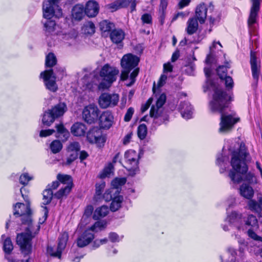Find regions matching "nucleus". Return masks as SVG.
<instances>
[{"label":"nucleus","mask_w":262,"mask_h":262,"mask_svg":"<svg viewBox=\"0 0 262 262\" xmlns=\"http://www.w3.org/2000/svg\"><path fill=\"white\" fill-rule=\"evenodd\" d=\"M206 62L208 64L216 63L215 57L211 52L207 56Z\"/></svg>","instance_id":"69168bd1"},{"label":"nucleus","mask_w":262,"mask_h":262,"mask_svg":"<svg viewBox=\"0 0 262 262\" xmlns=\"http://www.w3.org/2000/svg\"><path fill=\"white\" fill-rule=\"evenodd\" d=\"M106 227V222L104 221H100L96 222L93 226L89 229L92 231L97 232L99 230H102L105 229Z\"/></svg>","instance_id":"a19ab883"},{"label":"nucleus","mask_w":262,"mask_h":262,"mask_svg":"<svg viewBox=\"0 0 262 262\" xmlns=\"http://www.w3.org/2000/svg\"><path fill=\"white\" fill-rule=\"evenodd\" d=\"M99 27L102 32L104 34L105 32H110L114 29L115 25L107 20H104L99 23Z\"/></svg>","instance_id":"f704fd0d"},{"label":"nucleus","mask_w":262,"mask_h":262,"mask_svg":"<svg viewBox=\"0 0 262 262\" xmlns=\"http://www.w3.org/2000/svg\"><path fill=\"white\" fill-rule=\"evenodd\" d=\"M210 89L213 92L212 100L210 102V107L212 112L221 114L220 123V132H225L230 130L239 120V118H234L231 115H226L225 110L228 107L229 103L233 101L232 94L223 90L215 81L209 82Z\"/></svg>","instance_id":"f257e3e1"},{"label":"nucleus","mask_w":262,"mask_h":262,"mask_svg":"<svg viewBox=\"0 0 262 262\" xmlns=\"http://www.w3.org/2000/svg\"><path fill=\"white\" fill-rule=\"evenodd\" d=\"M85 14L83 6L80 4L75 5L72 11V16L73 19L77 20H81Z\"/></svg>","instance_id":"cd10ccee"},{"label":"nucleus","mask_w":262,"mask_h":262,"mask_svg":"<svg viewBox=\"0 0 262 262\" xmlns=\"http://www.w3.org/2000/svg\"><path fill=\"white\" fill-rule=\"evenodd\" d=\"M244 222L245 230H247L248 228L257 229L258 228L257 219L252 214L249 215L246 220L244 219Z\"/></svg>","instance_id":"a878e982"},{"label":"nucleus","mask_w":262,"mask_h":262,"mask_svg":"<svg viewBox=\"0 0 262 262\" xmlns=\"http://www.w3.org/2000/svg\"><path fill=\"white\" fill-rule=\"evenodd\" d=\"M254 229L253 228H248L247 229V230L244 231L247 233L248 236L251 238L256 241H260L262 242V237L257 235L256 233L254 231Z\"/></svg>","instance_id":"09e8293b"},{"label":"nucleus","mask_w":262,"mask_h":262,"mask_svg":"<svg viewBox=\"0 0 262 262\" xmlns=\"http://www.w3.org/2000/svg\"><path fill=\"white\" fill-rule=\"evenodd\" d=\"M47 252L48 254L50 256L55 257H58V258H61V254L62 251L58 249V247L54 248V247L51 246H48Z\"/></svg>","instance_id":"ea45409f"},{"label":"nucleus","mask_w":262,"mask_h":262,"mask_svg":"<svg viewBox=\"0 0 262 262\" xmlns=\"http://www.w3.org/2000/svg\"><path fill=\"white\" fill-rule=\"evenodd\" d=\"M223 80L225 81L226 88L228 91H230V90L233 88L234 82L232 78L230 76H225Z\"/></svg>","instance_id":"6e6d98bb"},{"label":"nucleus","mask_w":262,"mask_h":262,"mask_svg":"<svg viewBox=\"0 0 262 262\" xmlns=\"http://www.w3.org/2000/svg\"><path fill=\"white\" fill-rule=\"evenodd\" d=\"M114 117L111 112L106 111L103 112L99 117V125L103 129H108L112 125Z\"/></svg>","instance_id":"6ab92c4d"},{"label":"nucleus","mask_w":262,"mask_h":262,"mask_svg":"<svg viewBox=\"0 0 262 262\" xmlns=\"http://www.w3.org/2000/svg\"><path fill=\"white\" fill-rule=\"evenodd\" d=\"M239 192L242 196L249 200L254 195V191L252 187L246 184H243L241 186Z\"/></svg>","instance_id":"c756f323"},{"label":"nucleus","mask_w":262,"mask_h":262,"mask_svg":"<svg viewBox=\"0 0 262 262\" xmlns=\"http://www.w3.org/2000/svg\"><path fill=\"white\" fill-rule=\"evenodd\" d=\"M123 200V198L121 195H118L115 197L111 203L110 209L112 211H116L121 207Z\"/></svg>","instance_id":"c9c22d12"},{"label":"nucleus","mask_w":262,"mask_h":262,"mask_svg":"<svg viewBox=\"0 0 262 262\" xmlns=\"http://www.w3.org/2000/svg\"><path fill=\"white\" fill-rule=\"evenodd\" d=\"M59 0H48L43 3V17L47 19L43 23L45 31L47 35L52 34L55 30L56 23L50 19L55 15L57 17L62 16V10L58 5Z\"/></svg>","instance_id":"7ed1b4c3"},{"label":"nucleus","mask_w":262,"mask_h":262,"mask_svg":"<svg viewBox=\"0 0 262 262\" xmlns=\"http://www.w3.org/2000/svg\"><path fill=\"white\" fill-rule=\"evenodd\" d=\"M40 77L43 79L47 89L53 92H55L57 90L56 77L52 69L42 72L40 74Z\"/></svg>","instance_id":"9d476101"},{"label":"nucleus","mask_w":262,"mask_h":262,"mask_svg":"<svg viewBox=\"0 0 262 262\" xmlns=\"http://www.w3.org/2000/svg\"><path fill=\"white\" fill-rule=\"evenodd\" d=\"M93 210L94 208L92 205L87 206L84 210V216L86 217L90 216L93 213Z\"/></svg>","instance_id":"0e129e2a"},{"label":"nucleus","mask_w":262,"mask_h":262,"mask_svg":"<svg viewBox=\"0 0 262 262\" xmlns=\"http://www.w3.org/2000/svg\"><path fill=\"white\" fill-rule=\"evenodd\" d=\"M114 169V167L112 163H109L108 164L104 167L103 173L101 175V177L104 178L108 177L113 172Z\"/></svg>","instance_id":"3c124183"},{"label":"nucleus","mask_w":262,"mask_h":262,"mask_svg":"<svg viewBox=\"0 0 262 262\" xmlns=\"http://www.w3.org/2000/svg\"><path fill=\"white\" fill-rule=\"evenodd\" d=\"M249 153L247 151L245 145L241 146L239 149L232 153L231 165L233 168L229 172V177L234 183H239L243 180L242 176L245 174L244 181L249 183H256V178L251 172H247L248 166L246 160Z\"/></svg>","instance_id":"f03ea898"},{"label":"nucleus","mask_w":262,"mask_h":262,"mask_svg":"<svg viewBox=\"0 0 262 262\" xmlns=\"http://www.w3.org/2000/svg\"><path fill=\"white\" fill-rule=\"evenodd\" d=\"M80 149V144L77 142H71L69 144L67 148L68 157L65 162L66 165H70L77 158Z\"/></svg>","instance_id":"dca6fc26"},{"label":"nucleus","mask_w":262,"mask_h":262,"mask_svg":"<svg viewBox=\"0 0 262 262\" xmlns=\"http://www.w3.org/2000/svg\"><path fill=\"white\" fill-rule=\"evenodd\" d=\"M186 16V14L185 13L183 12H178L173 15L171 19V22H173L174 21L176 20L179 17L184 18Z\"/></svg>","instance_id":"774afa93"},{"label":"nucleus","mask_w":262,"mask_h":262,"mask_svg":"<svg viewBox=\"0 0 262 262\" xmlns=\"http://www.w3.org/2000/svg\"><path fill=\"white\" fill-rule=\"evenodd\" d=\"M71 130L74 136H82L84 135L86 128L84 124L77 122L72 126Z\"/></svg>","instance_id":"bb28decb"},{"label":"nucleus","mask_w":262,"mask_h":262,"mask_svg":"<svg viewBox=\"0 0 262 262\" xmlns=\"http://www.w3.org/2000/svg\"><path fill=\"white\" fill-rule=\"evenodd\" d=\"M56 119L55 117L53 115V113L50 109L45 112L42 119V123L47 126H50Z\"/></svg>","instance_id":"473e14b6"},{"label":"nucleus","mask_w":262,"mask_h":262,"mask_svg":"<svg viewBox=\"0 0 262 262\" xmlns=\"http://www.w3.org/2000/svg\"><path fill=\"white\" fill-rule=\"evenodd\" d=\"M22 187L20 192L22 197L26 202V204L21 203H17L14 206V214L20 216L22 224L29 225L32 224L31 210L30 209V201L28 195L23 193Z\"/></svg>","instance_id":"39448f33"},{"label":"nucleus","mask_w":262,"mask_h":262,"mask_svg":"<svg viewBox=\"0 0 262 262\" xmlns=\"http://www.w3.org/2000/svg\"><path fill=\"white\" fill-rule=\"evenodd\" d=\"M147 135V127L144 124H140L138 128V135L139 138L143 140L144 139Z\"/></svg>","instance_id":"de8ad7c7"},{"label":"nucleus","mask_w":262,"mask_h":262,"mask_svg":"<svg viewBox=\"0 0 262 262\" xmlns=\"http://www.w3.org/2000/svg\"><path fill=\"white\" fill-rule=\"evenodd\" d=\"M179 109L183 118L185 119H189L192 118V107L189 103L187 102H181Z\"/></svg>","instance_id":"5701e85b"},{"label":"nucleus","mask_w":262,"mask_h":262,"mask_svg":"<svg viewBox=\"0 0 262 262\" xmlns=\"http://www.w3.org/2000/svg\"><path fill=\"white\" fill-rule=\"evenodd\" d=\"M248 206L249 209L255 212H260L261 210V206L260 204L256 201L251 200L248 203Z\"/></svg>","instance_id":"a18cd8bd"},{"label":"nucleus","mask_w":262,"mask_h":262,"mask_svg":"<svg viewBox=\"0 0 262 262\" xmlns=\"http://www.w3.org/2000/svg\"><path fill=\"white\" fill-rule=\"evenodd\" d=\"M108 237L110 240L113 243L118 242L120 241L119 235L115 232L110 233Z\"/></svg>","instance_id":"e2e57ef3"},{"label":"nucleus","mask_w":262,"mask_h":262,"mask_svg":"<svg viewBox=\"0 0 262 262\" xmlns=\"http://www.w3.org/2000/svg\"><path fill=\"white\" fill-rule=\"evenodd\" d=\"M119 73V71L116 67L105 64L102 67L99 72V76L103 80L98 84L96 81H99V76L95 72L92 73L91 75L94 78L93 82L95 83V85H98V89L104 90L109 88L112 83L117 80Z\"/></svg>","instance_id":"20e7f679"},{"label":"nucleus","mask_w":262,"mask_h":262,"mask_svg":"<svg viewBox=\"0 0 262 262\" xmlns=\"http://www.w3.org/2000/svg\"><path fill=\"white\" fill-rule=\"evenodd\" d=\"M50 147L53 154H57L62 149V144L60 141L55 140L50 144Z\"/></svg>","instance_id":"58836bf2"},{"label":"nucleus","mask_w":262,"mask_h":262,"mask_svg":"<svg viewBox=\"0 0 262 262\" xmlns=\"http://www.w3.org/2000/svg\"><path fill=\"white\" fill-rule=\"evenodd\" d=\"M84 30L85 33L92 34L95 32V25L91 21L88 22L84 26Z\"/></svg>","instance_id":"603ef678"},{"label":"nucleus","mask_w":262,"mask_h":262,"mask_svg":"<svg viewBox=\"0 0 262 262\" xmlns=\"http://www.w3.org/2000/svg\"><path fill=\"white\" fill-rule=\"evenodd\" d=\"M55 132V131L54 129H51L41 130L40 132L39 136L41 137H46L47 136H49L53 134Z\"/></svg>","instance_id":"bf43d9fd"},{"label":"nucleus","mask_w":262,"mask_h":262,"mask_svg":"<svg viewBox=\"0 0 262 262\" xmlns=\"http://www.w3.org/2000/svg\"><path fill=\"white\" fill-rule=\"evenodd\" d=\"M139 72L138 68L135 69L133 71L130 73L129 76L130 82L126 83L127 86H130L134 84L136 81V77L138 76Z\"/></svg>","instance_id":"5fc2aeb1"},{"label":"nucleus","mask_w":262,"mask_h":262,"mask_svg":"<svg viewBox=\"0 0 262 262\" xmlns=\"http://www.w3.org/2000/svg\"><path fill=\"white\" fill-rule=\"evenodd\" d=\"M191 0H181L178 3V6L179 9H182L184 7L188 6Z\"/></svg>","instance_id":"338daca9"},{"label":"nucleus","mask_w":262,"mask_h":262,"mask_svg":"<svg viewBox=\"0 0 262 262\" xmlns=\"http://www.w3.org/2000/svg\"><path fill=\"white\" fill-rule=\"evenodd\" d=\"M150 115L153 118V123L156 125H160L168 121V116L161 111L156 110L154 106H152L151 108Z\"/></svg>","instance_id":"a211bd4d"},{"label":"nucleus","mask_w":262,"mask_h":262,"mask_svg":"<svg viewBox=\"0 0 262 262\" xmlns=\"http://www.w3.org/2000/svg\"><path fill=\"white\" fill-rule=\"evenodd\" d=\"M105 186V184L103 182L96 184V193L95 195V199L96 200L99 199L101 198Z\"/></svg>","instance_id":"49530a36"},{"label":"nucleus","mask_w":262,"mask_h":262,"mask_svg":"<svg viewBox=\"0 0 262 262\" xmlns=\"http://www.w3.org/2000/svg\"><path fill=\"white\" fill-rule=\"evenodd\" d=\"M134 113V110L133 107H129L124 116V120L126 122H128L130 120Z\"/></svg>","instance_id":"13d9d810"},{"label":"nucleus","mask_w":262,"mask_h":262,"mask_svg":"<svg viewBox=\"0 0 262 262\" xmlns=\"http://www.w3.org/2000/svg\"><path fill=\"white\" fill-rule=\"evenodd\" d=\"M86 138L91 143H95L98 147L103 146L105 139L101 130L98 127H93L87 133Z\"/></svg>","instance_id":"ddd939ff"},{"label":"nucleus","mask_w":262,"mask_h":262,"mask_svg":"<svg viewBox=\"0 0 262 262\" xmlns=\"http://www.w3.org/2000/svg\"><path fill=\"white\" fill-rule=\"evenodd\" d=\"M139 58L137 56L132 54L124 55L121 60V66L122 68L120 75V80H126L130 71L135 69L139 62Z\"/></svg>","instance_id":"423d86ee"},{"label":"nucleus","mask_w":262,"mask_h":262,"mask_svg":"<svg viewBox=\"0 0 262 262\" xmlns=\"http://www.w3.org/2000/svg\"><path fill=\"white\" fill-rule=\"evenodd\" d=\"M119 96L117 94L104 93L99 97V104L102 108L116 106L119 101Z\"/></svg>","instance_id":"f8f14e48"},{"label":"nucleus","mask_w":262,"mask_h":262,"mask_svg":"<svg viewBox=\"0 0 262 262\" xmlns=\"http://www.w3.org/2000/svg\"><path fill=\"white\" fill-rule=\"evenodd\" d=\"M13 249V246L10 238L7 237L3 242V250L7 254H10Z\"/></svg>","instance_id":"79ce46f5"},{"label":"nucleus","mask_w":262,"mask_h":262,"mask_svg":"<svg viewBox=\"0 0 262 262\" xmlns=\"http://www.w3.org/2000/svg\"><path fill=\"white\" fill-rule=\"evenodd\" d=\"M187 32L188 34H193L196 31V16L189 19L187 21Z\"/></svg>","instance_id":"e433bc0d"},{"label":"nucleus","mask_w":262,"mask_h":262,"mask_svg":"<svg viewBox=\"0 0 262 262\" xmlns=\"http://www.w3.org/2000/svg\"><path fill=\"white\" fill-rule=\"evenodd\" d=\"M99 5L94 1H88L84 9L85 14L89 17L96 16L99 12Z\"/></svg>","instance_id":"412c9836"},{"label":"nucleus","mask_w":262,"mask_h":262,"mask_svg":"<svg viewBox=\"0 0 262 262\" xmlns=\"http://www.w3.org/2000/svg\"><path fill=\"white\" fill-rule=\"evenodd\" d=\"M141 19L143 24H152V16L150 14L144 13L143 14Z\"/></svg>","instance_id":"4d7b16f0"},{"label":"nucleus","mask_w":262,"mask_h":262,"mask_svg":"<svg viewBox=\"0 0 262 262\" xmlns=\"http://www.w3.org/2000/svg\"><path fill=\"white\" fill-rule=\"evenodd\" d=\"M67 104L64 102H59L50 109L53 113V115L55 116L56 118L63 116L67 112Z\"/></svg>","instance_id":"b1692460"},{"label":"nucleus","mask_w":262,"mask_h":262,"mask_svg":"<svg viewBox=\"0 0 262 262\" xmlns=\"http://www.w3.org/2000/svg\"><path fill=\"white\" fill-rule=\"evenodd\" d=\"M252 6L248 19V27L250 29H254L253 25L257 22L258 13L260 9L261 0H251Z\"/></svg>","instance_id":"4468645a"},{"label":"nucleus","mask_w":262,"mask_h":262,"mask_svg":"<svg viewBox=\"0 0 262 262\" xmlns=\"http://www.w3.org/2000/svg\"><path fill=\"white\" fill-rule=\"evenodd\" d=\"M68 238V234L66 232L61 233L58 237L57 246L58 249L61 250L62 251H63L66 247Z\"/></svg>","instance_id":"72a5a7b5"},{"label":"nucleus","mask_w":262,"mask_h":262,"mask_svg":"<svg viewBox=\"0 0 262 262\" xmlns=\"http://www.w3.org/2000/svg\"><path fill=\"white\" fill-rule=\"evenodd\" d=\"M126 179L125 178H116L112 182V186L113 188L118 189L125 184Z\"/></svg>","instance_id":"c03bdc74"},{"label":"nucleus","mask_w":262,"mask_h":262,"mask_svg":"<svg viewBox=\"0 0 262 262\" xmlns=\"http://www.w3.org/2000/svg\"><path fill=\"white\" fill-rule=\"evenodd\" d=\"M194 71H195V66L194 64H190L187 65L185 69V72L186 73L189 75H194Z\"/></svg>","instance_id":"680f3d73"},{"label":"nucleus","mask_w":262,"mask_h":262,"mask_svg":"<svg viewBox=\"0 0 262 262\" xmlns=\"http://www.w3.org/2000/svg\"><path fill=\"white\" fill-rule=\"evenodd\" d=\"M88 229L84 231L77 239V246L80 248L88 245L94 238V234Z\"/></svg>","instance_id":"aec40b11"},{"label":"nucleus","mask_w":262,"mask_h":262,"mask_svg":"<svg viewBox=\"0 0 262 262\" xmlns=\"http://www.w3.org/2000/svg\"><path fill=\"white\" fill-rule=\"evenodd\" d=\"M166 99V96L165 94H162L159 98L157 99L156 105H154L155 107L156 110L158 111H161V108L165 103Z\"/></svg>","instance_id":"37998d69"},{"label":"nucleus","mask_w":262,"mask_h":262,"mask_svg":"<svg viewBox=\"0 0 262 262\" xmlns=\"http://www.w3.org/2000/svg\"><path fill=\"white\" fill-rule=\"evenodd\" d=\"M250 64L252 73V76L256 82H257L259 78V67L257 66V58L255 52L251 51Z\"/></svg>","instance_id":"4be33fe9"},{"label":"nucleus","mask_w":262,"mask_h":262,"mask_svg":"<svg viewBox=\"0 0 262 262\" xmlns=\"http://www.w3.org/2000/svg\"><path fill=\"white\" fill-rule=\"evenodd\" d=\"M227 67L225 66H219L216 69V72L221 79H223L225 76H227Z\"/></svg>","instance_id":"864d4df0"},{"label":"nucleus","mask_w":262,"mask_h":262,"mask_svg":"<svg viewBox=\"0 0 262 262\" xmlns=\"http://www.w3.org/2000/svg\"><path fill=\"white\" fill-rule=\"evenodd\" d=\"M57 62V59L55 55L52 53H49L46 58V67L52 68L54 66Z\"/></svg>","instance_id":"4c0bfd02"},{"label":"nucleus","mask_w":262,"mask_h":262,"mask_svg":"<svg viewBox=\"0 0 262 262\" xmlns=\"http://www.w3.org/2000/svg\"><path fill=\"white\" fill-rule=\"evenodd\" d=\"M99 110L94 104H90L83 110L82 117L85 122L89 124L95 123L98 119Z\"/></svg>","instance_id":"9b49d317"},{"label":"nucleus","mask_w":262,"mask_h":262,"mask_svg":"<svg viewBox=\"0 0 262 262\" xmlns=\"http://www.w3.org/2000/svg\"><path fill=\"white\" fill-rule=\"evenodd\" d=\"M125 33L121 29H114L110 33L112 41L115 43H119L124 39Z\"/></svg>","instance_id":"393cba45"},{"label":"nucleus","mask_w":262,"mask_h":262,"mask_svg":"<svg viewBox=\"0 0 262 262\" xmlns=\"http://www.w3.org/2000/svg\"><path fill=\"white\" fill-rule=\"evenodd\" d=\"M43 202L42 204L45 205V206H42L43 208L42 211L43 212V219H39V223L40 224H42L45 222V221L47 220L48 215V212L49 210L47 208V207L46 206V205L49 204L51 202V200L53 198V192L51 189H46L43 192Z\"/></svg>","instance_id":"f3484780"},{"label":"nucleus","mask_w":262,"mask_h":262,"mask_svg":"<svg viewBox=\"0 0 262 262\" xmlns=\"http://www.w3.org/2000/svg\"><path fill=\"white\" fill-rule=\"evenodd\" d=\"M109 212V208L106 206H102L97 208L93 214L94 220H98L100 217H103L107 215Z\"/></svg>","instance_id":"2f4dec72"},{"label":"nucleus","mask_w":262,"mask_h":262,"mask_svg":"<svg viewBox=\"0 0 262 262\" xmlns=\"http://www.w3.org/2000/svg\"><path fill=\"white\" fill-rule=\"evenodd\" d=\"M32 224L28 225L26 232L18 234L16 237V243L20 247L21 252L26 255H29L32 251L31 241L34 235L32 234Z\"/></svg>","instance_id":"0eeeda50"},{"label":"nucleus","mask_w":262,"mask_h":262,"mask_svg":"<svg viewBox=\"0 0 262 262\" xmlns=\"http://www.w3.org/2000/svg\"><path fill=\"white\" fill-rule=\"evenodd\" d=\"M244 219L243 214L238 212L234 211L229 214L226 220L229 223L235 227L238 230H245L244 226Z\"/></svg>","instance_id":"2eb2a0df"},{"label":"nucleus","mask_w":262,"mask_h":262,"mask_svg":"<svg viewBox=\"0 0 262 262\" xmlns=\"http://www.w3.org/2000/svg\"><path fill=\"white\" fill-rule=\"evenodd\" d=\"M124 158L128 165L126 168L130 171V174L134 175L138 171V153L134 150H128L125 152Z\"/></svg>","instance_id":"1a4fd4ad"},{"label":"nucleus","mask_w":262,"mask_h":262,"mask_svg":"<svg viewBox=\"0 0 262 262\" xmlns=\"http://www.w3.org/2000/svg\"><path fill=\"white\" fill-rule=\"evenodd\" d=\"M108 8L112 9V11H116L119 9L121 8L119 1L117 0L114 3L110 4L108 5Z\"/></svg>","instance_id":"052dcab7"},{"label":"nucleus","mask_w":262,"mask_h":262,"mask_svg":"<svg viewBox=\"0 0 262 262\" xmlns=\"http://www.w3.org/2000/svg\"><path fill=\"white\" fill-rule=\"evenodd\" d=\"M57 180L61 183L66 185L62 186L55 194V196L58 199L66 196L71 191L73 187V180L69 175L58 174L57 176Z\"/></svg>","instance_id":"6e6552de"},{"label":"nucleus","mask_w":262,"mask_h":262,"mask_svg":"<svg viewBox=\"0 0 262 262\" xmlns=\"http://www.w3.org/2000/svg\"><path fill=\"white\" fill-rule=\"evenodd\" d=\"M57 130L56 137L60 139L62 141L68 140L69 137V132L64 127L62 124H59L56 125Z\"/></svg>","instance_id":"c85d7f7f"},{"label":"nucleus","mask_w":262,"mask_h":262,"mask_svg":"<svg viewBox=\"0 0 262 262\" xmlns=\"http://www.w3.org/2000/svg\"><path fill=\"white\" fill-rule=\"evenodd\" d=\"M32 179V176H30L28 173L25 172L20 176L19 181L21 184L26 185Z\"/></svg>","instance_id":"8fccbe9b"},{"label":"nucleus","mask_w":262,"mask_h":262,"mask_svg":"<svg viewBox=\"0 0 262 262\" xmlns=\"http://www.w3.org/2000/svg\"><path fill=\"white\" fill-rule=\"evenodd\" d=\"M207 9L204 3L200 4L198 7V20L200 24H203L207 17Z\"/></svg>","instance_id":"7c9ffc66"}]
</instances>
